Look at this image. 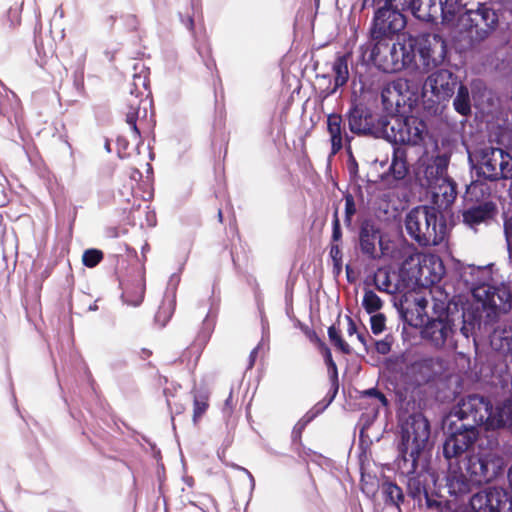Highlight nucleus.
Masks as SVG:
<instances>
[{"label":"nucleus","mask_w":512,"mask_h":512,"mask_svg":"<svg viewBox=\"0 0 512 512\" xmlns=\"http://www.w3.org/2000/svg\"><path fill=\"white\" fill-rule=\"evenodd\" d=\"M346 321H347V331H348L349 335L352 336L356 330L355 324L349 317L346 318Z\"/></svg>","instance_id":"c03bdc74"},{"label":"nucleus","mask_w":512,"mask_h":512,"mask_svg":"<svg viewBox=\"0 0 512 512\" xmlns=\"http://www.w3.org/2000/svg\"><path fill=\"white\" fill-rule=\"evenodd\" d=\"M317 413L318 410L313 412L311 415L307 414L306 416H304L303 419L299 421L298 424L296 425V429H302L309 421H311L317 415Z\"/></svg>","instance_id":"a19ab883"},{"label":"nucleus","mask_w":512,"mask_h":512,"mask_svg":"<svg viewBox=\"0 0 512 512\" xmlns=\"http://www.w3.org/2000/svg\"><path fill=\"white\" fill-rule=\"evenodd\" d=\"M382 304V300L375 292L369 290L364 293L362 306L364 307L367 313L372 314L374 312H377L378 310L381 309Z\"/></svg>","instance_id":"c85d7f7f"},{"label":"nucleus","mask_w":512,"mask_h":512,"mask_svg":"<svg viewBox=\"0 0 512 512\" xmlns=\"http://www.w3.org/2000/svg\"><path fill=\"white\" fill-rule=\"evenodd\" d=\"M302 329L311 342L320 346V340L315 331L310 330L308 327H303Z\"/></svg>","instance_id":"ea45409f"},{"label":"nucleus","mask_w":512,"mask_h":512,"mask_svg":"<svg viewBox=\"0 0 512 512\" xmlns=\"http://www.w3.org/2000/svg\"><path fill=\"white\" fill-rule=\"evenodd\" d=\"M380 124L383 137L395 144L420 145L427 135L426 124L415 116L394 115Z\"/></svg>","instance_id":"9b49d317"},{"label":"nucleus","mask_w":512,"mask_h":512,"mask_svg":"<svg viewBox=\"0 0 512 512\" xmlns=\"http://www.w3.org/2000/svg\"><path fill=\"white\" fill-rule=\"evenodd\" d=\"M390 172L395 179H403L407 173V165L404 159L403 152L399 149L394 151L392 163L390 165Z\"/></svg>","instance_id":"a878e982"},{"label":"nucleus","mask_w":512,"mask_h":512,"mask_svg":"<svg viewBox=\"0 0 512 512\" xmlns=\"http://www.w3.org/2000/svg\"><path fill=\"white\" fill-rule=\"evenodd\" d=\"M418 305H419L422 309H424V308L426 307V305H427V300H426L425 298H421V299H419V300H418Z\"/></svg>","instance_id":"de8ad7c7"},{"label":"nucleus","mask_w":512,"mask_h":512,"mask_svg":"<svg viewBox=\"0 0 512 512\" xmlns=\"http://www.w3.org/2000/svg\"><path fill=\"white\" fill-rule=\"evenodd\" d=\"M382 102L390 112H400L401 108L411 110L418 102L417 87L409 80L398 78L387 83L381 93Z\"/></svg>","instance_id":"ddd939ff"},{"label":"nucleus","mask_w":512,"mask_h":512,"mask_svg":"<svg viewBox=\"0 0 512 512\" xmlns=\"http://www.w3.org/2000/svg\"><path fill=\"white\" fill-rule=\"evenodd\" d=\"M245 471H246V472L248 473V475H249V478H250V481H251V486H252V488H253V487H254V485H255L254 478H253V476H252V475H251L247 470H245Z\"/></svg>","instance_id":"09e8293b"},{"label":"nucleus","mask_w":512,"mask_h":512,"mask_svg":"<svg viewBox=\"0 0 512 512\" xmlns=\"http://www.w3.org/2000/svg\"><path fill=\"white\" fill-rule=\"evenodd\" d=\"M377 350L380 352V353H387L389 351V346L387 343H384V342H380L377 344Z\"/></svg>","instance_id":"a18cd8bd"},{"label":"nucleus","mask_w":512,"mask_h":512,"mask_svg":"<svg viewBox=\"0 0 512 512\" xmlns=\"http://www.w3.org/2000/svg\"><path fill=\"white\" fill-rule=\"evenodd\" d=\"M350 128L353 132L367 133L371 130L368 123L362 124V121L357 119L356 115H352L349 120Z\"/></svg>","instance_id":"72a5a7b5"},{"label":"nucleus","mask_w":512,"mask_h":512,"mask_svg":"<svg viewBox=\"0 0 512 512\" xmlns=\"http://www.w3.org/2000/svg\"><path fill=\"white\" fill-rule=\"evenodd\" d=\"M483 268L469 266L461 274L463 280L473 286L472 295L475 300V309H482L489 319H494L502 313L511 309V293L505 285L491 286L488 284H477L475 276L487 274Z\"/></svg>","instance_id":"20e7f679"},{"label":"nucleus","mask_w":512,"mask_h":512,"mask_svg":"<svg viewBox=\"0 0 512 512\" xmlns=\"http://www.w3.org/2000/svg\"><path fill=\"white\" fill-rule=\"evenodd\" d=\"M357 338L362 341V336L360 334L357 335Z\"/></svg>","instance_id":"603ef678"},{"label":"nucleus","mask_w":512,"mask_h":512,"mask_svg":"<svg viewBox=\"0 0 512 512\" xmlns=\"http://www.w3.org/2000/svg\"><path fill=\"white\" fill-rule=\"evenodd\" d=\"M331 385H332V389H333V393L330 397V401L334 398L335 394L337 393V390H338V384H337V376L336 375H331Z\"/></svg>","instance_id":"37998d69"},{"label":"nucleus","mask_w":512,"mask_h":512,"mask_svg":"<svg viewBox=\"0 0 512 512\" xmlns=\"http://www.w3.org/2000/svg\"><path fill=\"white\" fill-rule=\"evenodd\" d=\"M409 51L415 55L418 54L417 67L423 72H429L440 66L446 58V44L444 40L436 34H421L419 36L408 37Z\"/></svg>","instance_id":"f8f14e48"},{"label":"nucleus","mask_w":512,"mask_h":512,"mask_svg":"<svg viewBox=\"0 0 512 512\" xmlns=\"http://www.w3.org/2000/svg\"><path fill=\"white\" fill-rule=\"evenodd\" d=\"M504 232L509 252L512 254V216L505 221Z\"/></svg>","instance_id":"e433bc0d"},{"label":"nucleus","mask_w":512,"mask_h":512,"mask_svg":"<svg viewBox=\"0 0 512 512\" xmlns=\"http://www.w3.org/2000/svg\"><path fill=\"white\" fill-rule=\"evenodd\" d=\"M145 293V280L141 279L139 285L136 287L135 291L127 290L123 293V300L126 304L131 306H139L143 299Z\"/></svg>","instance_id":"bb28decb"},{"label":"nucleus","mask_w":512,"mask_h":512,"mask_svg":"<svg viewBox=\"0 0 512 512\" xmlns=\"http://www.w3.org/2000/svg\"><path fill=\"white\" fill-rule=\"evenodd\" d=\"M470 507L473 512H512V496L502 488H489L473 495Z\"/></svg>","instance_id":"2eb2a0df"},{"label":"nucleus","mask_w":512,"mask_h":512,"mask_svg":"<svg viewBox=\"0 0 512 512\" xmlns=\"http://www.w3.org/2000/svg\"><path fill=\"white\" fill-rule=\"evenodd\" d=\"M341 237L340 229H339V223L338 219L336 218L334 221V228H333V241H338Z\"/></svg>","instance_id":"79ce46f5"},{"label":"nucleus","mask_w":512,"mask_h":512,"mask_svg":"<svg viewBox=\"0 0 512 512\" xmlns=\"http://www.w3.org/2000/svg\"><path fill=\"white\" fill-rule=\"evenodd\" d=\"M371 329L374 334H380L385 329V317L383 314H375L371 317Z\"/></svg>","instance_id":"473e14b6"},{"label":"nucleus","mask_w":512,"mask_h":512,"mask_svg":"<svg viewBox=\"0 0 512 512\" xmlns=\"http://www.w3.org/2000/svg\"><path fill=\"white\" fill-rule=\"evenodd\" d=\"M491 346L502 354L512 355V327H498L491 335Z\"/></svg>","instance_id":"412c9836"},{"label":"nucleus","mask_w":512,"mask_h":512,"mask_svg":"<svg viewBox=\"0 0 512 512\" xmlns=\"http://www.w3.org/2000/svg\"><path fill=\"white\" fill-rule=\"evenodd\" d=\"M390 3H395L396 7H401L402 10L409 9L415 17L421 20L419 13L425 12L429 4L438 2V0H388Z\"/></svg>","instance_id":"b1692460"},{"label":"nucleus","mask_w":512,"mask_h":512,"mask_svg":"<svg viewBox=\"0 0 512 512\" xmlns=\"http://www.w3.org/2000/svg\"><path fill=\"white\" fill-rule=\"evenodd\" d=\"M363 394L366 396L375 398L379 402V404L383 407L387 406V404H388V401H387L386 397L384 396V394H382L381 392H379L378 390H376L374 388L364 391Z\"/></svg>","instance_id":"c9c22d12"},{"label":"nucleus","mask_w":512,"mask_h":512,"mask_svg":"<svg viewBox=\"0 0 512 512\" xmlns=\"http://www.w3.org/2000/svg\"><path fill=\"white\" fill-rule=\"evenodd\" d=\"M400 273L403 278L424 286L439 282L445 268L437 255L415 252L403 261Z\"/></svg>","instance_id":"1a4fd4ad"},{"label":"nucleus","mask_w":512,"mask_h":512,"mask_svg":"<svg viewBox=\"0 0 512 512\" xmlns=\"http://www.w3.org/2000/svg\"><path fill=\"white\" fill-rule=\"evenodd\" d=\"M103 258V254L101 251L96 249L86 250L83 254L82 261L83 264L87 267L96 266Z\"/></svg>","instance_id":"c756f323"},{"label":"nucleus","mask_w":512,"mask_h":512,"mask_svg":"<svg viewBox=\"0 0 512 512\" xmlns=\"http://www.w3.org/2000/svg\"><path fill=\"white\" fill-rule=\"evenodd\" d=\"M208 407L206 396H194V413L193 421L196 423L197 420L206 412Z\"/></svg>","instance_id":"7c9ffc66"},{"label":"nucleus","mask_w":512,"mask_h":512,"mask_svg":"<svg viewBox=\"0 0 512 512\" xmlns=\"http://www.w3.org/2000/svg\"><path fill=\"white\" fill-rule=\"evenodd\" d=\"M360 244L362 251L372 257L377 255V245L380 246L382 253H385L382 237L380 236L379 231L373 225L365 224L362 227Z\"/></svg>","instance_id":"aec40b11"},{"label":"nucleus","mask_w":512,"mask_h":512,"mask_svg":"<svg viewBox=\"0 0 512 512\" xmlns=\"http://www.w3.org/2000/svg\"><path fill=\"white\" fill-rule=\"evenodd\" d=\"M330 256L334 262L335 268L339 271L341 269V256L339 247L337 245H332Z\"/></svg>","instance_id":"4c0bfd02"},{"label":"nucleus","mask_w":512,"mask_h":512,"mask_svg":"<svg viewBox=\"0 0 512 512\" xmlns=\"http://www.w3.org/2000/svg\"><path fill=\"white\" fill-rule=\"evenodd\" d=\"M316 3L318 4V0H316Z\"/></svg>","instance_id":"5fc2aeb1"},{"label":"nucleus","mask_w":512,"mask_h":512,"mask_svg":"<svg viewBox=\"0 0 512 512\" xmlns=\"http://www.w3.org/2000/svg\"><path fill=\"white\" fill-rule=\"evenodd\" d=\"M354 213H355V205L353 202V198L351 196H347L345 199V214H346L347 222H350V218Z\"/></svg>","instance_id":"58836bf2"},{"label":"nucleus","mask_w":512,"mask_h":512,"mask_svg":"<svg viewBox=\"0 0 512 512\" xmlns=\"http://www.w3.org/2000/svg\"><path fill=\"white\" fill-rule=\"evenodd\" d=\"M449 157L438 155L426 164L420 183L431 195V199L440 209L448 208L455 200L457 192L455 183L446 176Z\"/></svg>","instance_id":"39448f33"},{"label":"nucleus","mask_w":512,"mask_h":512,"mask_svg":"<svg viewBox=\"0 0 512 512\" xmlns=\"http://www.w3.org/2000/svg\"><path fill=\"white\" fill-rule=\"evenodd\" d=\"M328 362H331V359H328ZM330 364H331L332 375H336L335 366L332 363H330Z\"/></svg>","instance_id":"8fccbe9b"},{"label":"nucleus","mask_w":512,"mask_h":512,"mask_svg":"<svg viewBox=\"0 0 512 512\" xmlns=\"http://www.w3.org/2000/svg\"><path fill=\"white\" fill-rule=\"evenodd\" d=\"M429 435L428 420L421 414L410 416L402 425L399 450L404 462H411V470L416 469L417 459L427 446Z\"/></svg>","instance_id":"6e6552de"},{"label":"nucleus","mask_w":512,"mask_h":512,"mask_svg":"<svg viewBox=\"0 0 512 512\" xmlns=\"http://www.w3.org/2000/svg\"><path fill=\"white\" fill-rule=\"evenodd\" d=\"M504 465V458L497 447H480L476 454L467 458L466 473L461 470L449 471L448 491L455 496L467 494L473 487L496 478L503 470Z\"/></svg>","instance_id":"f03ea898"},{"label":"nucleus","mask_w":512,"mask_h":512,"mask_svg":"<svg viewBox=\"0 0 512 512\" xmlns=\"http://www.w3.org/2000/svg\"><path fill=\"white\" fill-rule=\"evenodd\" d=\"M477 187H478V186H477L476 184H473V185H471V186L469 187V190H474V189H476Z\"/></svg>","instance_id":"3c124183"},{"label":"nucleus","mask_w":512,"mask_h":512,"mask_svg":"<svg viewBox=\"0 0 512 512\" xmlns=\"http://www.w3.org/2000/svg\"><path fill=\"white\" fill-rule=\"evenodd\" d=\"M428 6L425 12L419 13L421 20L433 21L440 16L443 24L451 26L456 25V17L462 9L461 0H438Z\"/></svg>","instance_id":"a211bd4d"},{"label":"nucleus","mask_w":512,"mask_h":512,"mask_svg":"<svg viewBox=\"0 0 512 512\" xmlns=\"http://www.w3.org/2000/svg\"><path fill=\"white\" fill-rule=\"evenodd\" d=\"M457 86V77L447 69H440L430 74L423 86V97L431 94L433 103H442L448 101L455 92Z\"/></svg>","instance_id":"dca6fc26"},{"label":"nucleus","mask_w":512,"mask_h":512,"mask_svg":"<svg viewBox=\"0 0 512 512\" xmlns=\"http://www.w3.org/2000/svg\"><path fill=\"white\" fill-rule=\"evenodd\" d=\"M374 64L382 71L394 73L404 68H416V55L409 51L408 41L389 44L379 40L371 53Z\"/></svg>","instance_id":"9d476101"},{"label":"nucleus","mask_w":512,"mask_h":512,"mask_svg":"<svg viewBox=\"0 0 512 512\" xmlns=\"http://www.w3.org/2000/svg\"><path fill=\"white\" fill-rule=\"evenodd\" d=\"M257 352H258V347L254 348L250 354V364H249V368H251L254 364V361H255V358H256V355H257Z\"/></svg>","instance_id":"49530a36"},{"label":"nucleus","mask_w":512,"mask_h":512,"mask_svg":"<svg viewBox=\"0 0 512 512\" xmlns=\"http://www.w3.org/2000/svg\"><path fill=\"white\" fill-rule=\"evenodd\" d=\"M401 7L386 0V6L380 8L374 18L372 35L375 39L400 32L406 25L405 17L400 13Z\"/></svg>","instance_id":"f3484780"},{"label":"nucleus","mask_w":512,"mask_h":512,"mask_svg":"<svg viewBox=\"0 0 512 512\" xmlns=\"http://www.w3.org/2000/svg\"><path fill=\"white\" fill-rule=\"evenodd\" d=\"M135 100L131 103V110L127 113V123L131 126L133 132L136 134V135H139V131H138V128L136 126V118L138 116V110L135 109L134 105H135Z\"/></svg>","instance_id":"f704fd0d"},{"label":"nucleus","mask_w":512,"mask_h":512,"mask_svg":"<svg viewBox=\"0 0 512 512\" xmlns=\"http://www.w3.org/2000/svg\"><path fill=\"white\" fill-rule=\"evenodd\" d=\"M477 321V317L471 312H462L456 304H449L426 324L422 331L423 338L437 349L454 351L457 348L454 340L456 326L461 323V334L469 338Z\"/></svg>","instance_id":"7ed1b4c3"},{"label":"nucleus","mask_w":512,"mask_h":512,"mask_svg":"<svg viewBox=\"0 0 512 512\" xmlns=\"http://www.w3.org/2000/svg\"><path fill=\"white\" fill-rule=\"evenodd\" d=\"M407 233L420 245H438L446 235V225L438 220L434 207L419 206L411 210L405 220Z\"/></svg>","instance_id":"0eeeda50"},{"label":"nucleus","mask_w":512,"mask_h":512,"mask_svg":"<svg viewBox=\"0 0 512 512\" xmlns=\"http://www.w3.org/2000/svg\"><path fill=\"white\" fill-rule=\"evenodd\" d=\"M333 70L335 73V85L327 92V94L335 92L336 88L345 84L348 79V67L346 61L343 58H338L335 61Z\"/></svg>","instance_id":"393cba45"},{"label":"nucleus","mask_w":512,"mask_h":512,"mask_svg":"<svg viewBox=\"0 0 512 512\" xmlns=\"http://www.w3.org/2000/svg\"><path fill=\"white\" fill-rule=\"evenodd\" d=\"M218 215H219V218L221 219V217H222V212H221V211H219Z\"/></svg>","instance_id":"864d4df0"},{"label":"nucleus","mask_w":512,"mask_h":512,"mask_svg":"<svg viewBox=\"0 0 512 512\" xmlns=\"http://www.w3.org/2000/svg\"><path fill=\"white\" fill-rule=\"evenodd\" d=\"M479 169L489 180L512 179V156L501 148H485L481 152Z\"/></svg>","instance_id":"4468645a"},{"label":"nucleus","mask_w":512,"mask_h":512,"mask_svg":"<svg viewBox=\"0 0 512 512\" xmlns=\"http://www.w3.org/2000/svg\"><path fill=\"white\" fill-rule=\"evenodd\" d=\"M493 206L489 203L472 207L463 213L464 223L470 227H474L492 216Z\"/></svg>","instance_id":"4be33fe9"},{"label":"nucleus","mask_w":512,"mask_h":512,"mask_svg":"<svg viewBox=\"0 0 512 512\" xmlns=\"http://www.w3.org/2000/svg\"><path fill=\"white\" fill-rule=\"evenodd\" d=\"M328 335H329L330 341L335 345V347H337L342 352H345V353L349 352V345L341 339L336 327L331 326L328 329Z\"/></svg>","instance_id":"2f4dec72"},{"label":"nucleus","mask_w":512,"mask_h":512,"mask_svg":"<svg viewBox=\"0 0 512 512\" xmlns=\"http://www.w3.org/2000/svg\"><path fill=\"white\" fill-rule=\"evenodd\" d=\"M497 23L496 12L486 3H477L475 8H466L457 17L456 28L460 40L473 45L485 40L494 31Z\"/></svg>","instance_id":"423d86ee"},{"label":"nucleus","mask_w":512,"mask_h":512,"mask_svg":"<svg viewBox=\"0 0 512 512\" xmlns=\"http://www.w3.org/2000/svg\"><path fill=\"white\" fill-rule=\"evenodd\" d=\"M483 88V85L480 81H475L472 83V98L470 97V92L467 86L460 84L456 93V96L453 101L454 109L461 115L467 116L471 112V101L473 100L475 104H477V96L476 91H480Z\"/></svg>","instance_id":"6ab92c4d"},{"label":"nucleus","mask_w":512,"mask_h":512,"mask_svg":"<svg viewBox=\"0 0 512 512\" xmlns=\"http://www.w3.org/2000/svg\"><path fill=\"white\" fill-rule=\"evenodd\" d=\"M327 130L331 137L332 152L336 153L342 147V118L336 114L329 115Z\"/></svg>","instance_id":"5701e85b"},{"label":"nucleus","mask_w":512,"mask_h":512,"mask_svg":"<svg viewBox=\"0 0 512 512\" xmlns=\"http://www.w3.org/2000/svg\"><path fill=\"white\" fill-rule=\"evenodd\" d=\"M474 425L483 426L486 430L502 426L512 429V400L493 410L482 396L463 398L444 421V427L450 433L443 446L447 459L461 455L476 441L478 433Z\"/></svg>","instance_id":"f257e3e1"},{"label":"nucleus","mask_w":512,"mask_h":512,"mask_svg":"<svg viewBox=\"0 0 512 512\" xmlns=\"http://www.w3.org/2000/svg\"><path fill=\"white\" fill-rule=\"evenodd\" d=\"M381 489L386 501L399 507L400 502L403 500L401 488L392 482H385L382 484Z\"/></svg>","instance_id":"cd10ccee"}]
</instances>
